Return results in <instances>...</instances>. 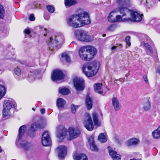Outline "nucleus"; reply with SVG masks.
Masks as SVG:
<instances>
[{
	"label": "nucleus",
	"mask_w": 160,
	"mask_h": 160,
	"mask_svg": "<svg viewBox=\"0 0 160 160\" xmlns=\"http://www.w3.org/2000/svg\"><path fill=\"white\" fill-rule=\"evenodd\" d=\"M114 11L116 12H119L122 15V17L125 16L128 13L130 10L127 8L125 7L118 8L114 9Z\"/></svg>",
	"instance_id": "dca6fc26"
},
{
	"label": "nucleus",
	"mask_w": 160,
	"mask_h": 160,
	"mask_svg": "<svg viewBox=\"0 0 160 160\" xmlns=\"http://www.w3.org/2000/svg\"><path fill=\"white\" fill-rule=\"evenodd\" d=\"M64 77V74L62 71L56 70L53 71L52 76V81H55L61 80Z\"/></svg>",
	"instance_id": "ddd939ff"
},
{
	"label": "nucleus",
	"mask_w": 160,
	"mask_h": 160,
	"mask_svg": "<svg viewBox=\"0 0 160 160\" xmlns=\"http://www.w3.org/2000/svg\"><path fill=\"white\" fill-rule=\"evenodd\" d=\"M21 145L24 149L26 150L29 149L32 147V144L27 141H22L21 143Z\"/></svg>",
	"instance_id": "a878e982"
},
{
	"label": "nucleus",
	"mask_w": 160,
	"mask_h": 160,
	"mask_svg": "<svg viewBox=\"0 0 160 160\" xmlns=\"http://www.w3.org/2000/svg\"><path fill=\"white\" fill-rule=\"evenodd\" d=\"M38 126L39 125L38 123L36 122L33 123L31 126L30 130L32 131H36Z\"/></svg>",
	"instance_id": "e433bc0d"
},
{
	"label": "nucleus",
	"mask_w": 160,
	"mask_h": 160,
	"mask_svg": "<svg viewBox=\"0 0 160 160\" xmlns=\"http://www.w3.org/2000/svg\"><path fill=\"white\" fill-rule=\"evenodd\" d=\"M115 29V26L114 25H112L110 26L108 28V30L110 31H112Z\"/></svg>",
	"instance_id": "49530a36"
},
{
	"label": "nucleus",
	"mask_w": 160,
	"mask_h": 160,
	"mask_svg": "<svg viewBox=\"0 0 160 160\" xmlns=\"http://www.w3.org/2000/svg\"><path fill=\"white\" fill-rule=\"evenodd\" d=\"M14 72L16 75L19 76L21 74V70L18 67H17V68H15Z\"/></svg>",
	"instance_id": "ea45409f"
},
{
	"label": "nucleus",
	"mask_w": 160,
	"mask_h": 160,
	"mask_svg": "<svg viewBox=\"0 0 160 160\" xmlns=\"http://www.w3.org/2000/svg\"><path fill=\"white\" fill-rule=\"evenodd\" d=\"M84 80L82 78H75L74 79V85L77 90L82 91L84 89Z\"/></svg>",
	"instance_id": "6e6552de"
},
{
	"label": "nucleus",
	"mask_w": 160,
	"mask_h": 160,
	"mask_svg": "<svg viewBox=\"0 0 160 160\" xmlns=\"http://www.w3.org/2000/svg\"><path fill=\"white\" fill-rule=\"evenodd\" d=\"M59 92L62 94L67 95L70 92V91L67 88L61 87L59 88Z\"/></svg>",
	"instance_id": "c756f323"
},
{
	"label": "nucleus",
	"mask_w": 160,
	"mask_h": 160,
	"mask_svg": "<svg viewBox=\"0 0 160 160\" xmlns=\"http://www.w3.org/2000/svg\"><path fill=\"white\" fill-rule=\"evenodd\" d=\"M66 102L62 98H59L57 100V105L59 107H63Z\"/></svg>",
	"instance_id": "72a5a7b5"
},
{
	"label": "nucleus",
	"mask_w": 160,
	"mask_h": 160,
	"mask_svg": "<svg viewBox=\"0 0 160 160\" xmlns=\"http://www.w3.org/2000/svg\"><path fill=\"white\" fill-rule=\"evenodd\" d=\"M46 7L48 11L50 13L53 12L55 10L54 8L52 6L48 5Z\"/></svg>",
	"instance_id": "4c0bfd02"
},
{
	"label": "nucleus",
	"mask_w": 160,
	"mask_h": 160,
	"mask_svg": "<svg viewBox=\"0 0 160 160\" xmlns=\"http://www.w3.org/2000/svg\"><path fill=\"white\" fill-rule=\"evenodd\" d=\"M102 83H97L94 85V89L95 92L100 94H102L103 93V91L102 89Z\"/></svg>",
	"instance_id": "412c9836"
},
{
	"label": "nucleus",
	"mask_w": 160,
	"mask_h": 160,
	"mask_svg": "<svg viewBox=\"0 0 160 160\" xmlns=\"http://www.w3.org/2000/svg\"><path fill=\"white\" fill-rule=\"evenodd\" d=\"M38 5H37V6H38ZM36 7H37V8H40V7H38V6H36Z\"/></svg>",
	"instance_id": "13d9d810"
},
{
	"label": "nucleus",
	"mask_w": 160,
	"mask_h": 160,
	"mask_svg": "<svg viewBox=\"0 0 160 160\" xmlns=\"http://www.w3.org/2000/svg\"><path fill=\"white\" fill-rule=\"evenodd\" d=\"M88 141L89 145L94 143V138L92 136L89 137Z\"/></svg>",
	"instance_id": "c03bdc74"
},
{
	"label": "nucleus",
	"mask_w": 160,
	"mask_h": 160,
	"mask_svg": "<svg viewBox=\"0 0 160 160\" xmlns=\"http://www.w3.org/2000/svg\"><path fill=\"white\" fill-rule=\"evenodd\" d=\"M46 35H47L46 33H44V36H46Z\"/></svg>",
	"instance_id": "4d7b16f0"
},
{
	"label": "nucleus",
	"mask_w": 160,
	"mask_h": 160,
	"mask_svg": "<svg viewBox=\"0 0 160 160\" xmlns=\"http://www.w3.org/2000/svg\"><path fill=\"white\" fill-rule=\"evenodd\" d=\"M130 160H141V159H131Z\"/></svg>",
	"instance_id": "6e6d98bb"
},
{
	"label": "nucleus",
	"mask_w": 160,
	"mask_h": 160,
	"mask_svg": "<svg viewBox=\"0 0 160 160\" xmlns=\"http://www.w3.org/2000/svg\"><path fill=\"white\" fill-rule=\"evenodd\" d=\"M156 72V73H158L160 74V66H159L157 67Z\"/></svg>",
	"instance_id": "3c124183"
},
{
	"label": "nucleus",
	"mask_w": 160,
	"mask_h": 160,
	"mask_svg": "<svg viewBox=\"0 0 160 160\" xmlns=\"http://www.w3.org/2000/svg\"><path fill=\"white\" fill-rule=\"evenodd\" d=\"M130 37L129 36L127 37L125 39L126 43L128 46H130L131 45V42L130 41Z\"/></svg>",
	"instance_id": "a18cd8bd"
},
{
	"label": "nucleus",
	"mask_w": 160,
	"mask_h": 160,
	"mask_svg": "<svg viewBox=\"0 0 160 160\" xmlns=\"http://www.w3.org/2000/svg\"><path fill=\"white\" fill-rule=\"evenodd\" d=\"M26 129V127L24 125L20 127L19 129L18 138V141H19L21 139L22 136L24 134Z\"/></svg>",
	"instance_id": "4be33fe9"
},
{
	"label": "nucleus",
	"mask_w": 160,
	"mask_h": 160,
	"mask_svg": "<svg viewBox=\"0 0 160 160\" xmlns=\"http://www.w3.org/2000/svg\"><path fill=\"white\" fill-rule=\"evenodd\" d=\"M143 78L144 79L145 82L147 83H148V79L147 76L146 75H143Z\"/></svg>",
	"instance_id": "de8ad7c7"
},
{
	"label": "nucleus",
	"mask_w": 160,
	"mask_h": 160,
	"mask_svg": "<svg viewBox=\"0 0 160 160\" xmlns=\"http://www.w3.org/2000/svg\"><path fill=\"white\" fill-rule=\"evenodd\" d=\"M96 48L91 45L82 47L78 51L80 58L83 60L88 61L92 59L97 53Z\"/></svg>",
	"instance_id": "f257e3e1"
},
{
	"label": "nucleus",
	"mask_w": 160,
	"mask_h": 160,
	"mask_svg": "<svg viewBox=\"0 0 160 160\" xmlns=\"http://www.w3.org/2000/svg\"><path fill=\"white\" fill-rule=\"evenodd\" d=\"M85 102L88 109H91L92 107V102L91 98L88 95L87 96Z\"/></svg>",
	"instance_id": "7c9ffc66"
},
{
	"label": "nucleus",
	"mask_w": 160,
	"mask_h": 160,
	"mask_svg": "<svg viewBox=\"0 0 160 160\" xmlns=\"http://www.w3.org/2000/svg\"><path fill=\"white\" fill-rule=\"evenodd\" d=\"M42 144L44 146H48L51 143V140L48 132L46 131L43 132L42 134Z\"/></svg>",
	"instance_id": "9d476101"
},
{
	"label": "nucleus",
	"mask_w": 160,
	"mask_h": 160,
	"mask_svg": "<svg viewBox=\"0 0 160 160\" xmlns=\"http://www.w3.org/2000/svg\"><path fill=\"white\" fill-rule=\"evenodd\" d=\"M92 116L94 125L97 126H99L100 125V123L99 122L98 114L96 112H93L92 114Z\"/></svg>",
	"instance_id": "cd10ccee"
},
{
	"label": "nucleus",
	"mask_w": 160,
	"mask_h": 160,
	"mask_svg": "<svg viewBox=\"0 0 160 160\" xmlns=\"http://www.w3.org/2000/svg\"><path fill=\"white\" fill-rule=\"evenodd\" d=\"M139 143V140L136 138H132L128 140L127 145L128 146L136 145Z\"/></svg>",
	"instance_id": "5701e85b"
},
{
	"label": "nucleus",
	"mask_w": 160,
	"mask_h": 160,
	"mask_svg": "<svg viewBox=\"0 0 160 160\" xmlns=\"http://www.w3.org/2000/svg\"><path fill=\"white\" fill-rule=\"evenodd\" d=\"M58 37H56L55 36L50 38L48 43L49 45L51 47L56 46H57L56 44L58 42Z\"/></svg>",
	"instance_id": "b1692460"
},
{
	"label": "nucleus",
	"mask_w": 160,
	"mask_h": 160,
	"mask_svg": "<svg viewBox=\"0 0 160 160\" xmlns=\"http://www.w3.org/2000/svg\"><path fill=\"white\" fill-rule=\"evenodd\" d=\"M29 20L31 21H34L35 19V18L33 14H31L29 17Z\"/></svg>",
	"instance_id": "09e8293b"
},
{
	"label": "nucleus",
	"mask_w": 160,
	"mask_h": 160,
	"mask_svg": "<svg viewBox=\"0 0 160 160\" xmlns=\"http://www.w3.org/2000/svg\"><path fill=\"white\" fill-rule=\"evenodd\" d=\"M67 133V129L63 126L60 125L57 127V136L60 140H61V141L64 138Z\"/></svg>",
	"instance_id": "0eeeda50"
},
{
	"label": "nucleus",
	"mask_w": 160,
	"mask_h": 160,
	"mask_svg": "<svg viewBox=\"0 0 160 160\" xmlns=\"http://www.w3.org/2000/svg\"><path fill=\"white\" fill-rule=\"evenodd\" d=\"M45 109L44 108H42L41 109L40 112L42 114H43L45 113Z\"/></svg>",
	"instance_id": "864d4df0"
},
{
	"label": "nucleus",
	"mask_w": 160,
	"mask_h": 160,
	"mask_svg": "<svg viewBox=\"0 0 160 160\" xmlns=\"http://www.w3.org/2000/svg\"><path fill=\"white\" fill-rule=\"evenodd\" d=\"M58 153V157L60 158H63L66 156L67 153V148L64 145L59 146L56 149Z\"/></svg>",
	"instance_id": "4468645a"
},
{
	"label": "nucleus",
	"mask_w": 160,
	"mask_h": 160,
	"mask_svg": "<svg viewBox=\"0 0 160 160\" xmlns=\"http://www.w3.org/2000/svg\"><path fill=\"white\" fill-rule=\"evenodd\" d=\"M69 133V138L68 139L71 140L78 137L80 133V130L78 128H70L68 130Z\"/></svg>",
	"instance_id": "f8f14e48"
},
{
	"label": "nucleus",
	"mask_w": 160,
	"mask_h": 160,
	"mask_svg": "<svg viewBox=\"0 0 160 160\" xmlns=\"http://www.w3.org/2000/svg\"><path fill=\"white\" fill-rule=\"evenodd\" d=\"M51 48L50 47H49V49H50V50H51Z\"/></svg>",
	"instance_id": "680f3d73"
},
{
	"label": "nucleus",
	"mask_w": 160,
	"mask_h": 160,
	"mask_svg": "<svg viewBox=\"0 0 160 160\" xmlns=\"http://www.w3.org/2000/svg\"><path fill=\"white\" fill-rule=\"evenodd\" d=\"M4 10L3 7L0 5V18H2L3 16Z\"/></svg>",
	"instance_id": "79ce46f5"
},
{
	"label": "nucleus",
	"mask_w": 160,
	"mask_h": 160,
	"mask_svg": "<svg viewBox=\"0 0 160 160\" xmlns=\"http://www.w3.org/2000/svg\"><path fill=\"white\" fill-rule=\"evenodd\" d=\"M42 32L44 33V32H47V30L46 28H44L42 30Z\"/></svg>",
	"instance_id": "5fc2aeb1"
},
{
	"label": "nucleus",
	"mask_w": 160,
	"mask_h": 160,
	"mask_svg": "<svg viewBox=\"0 0 160 160\" xmlns=\"http://www.w3.org/2000/svg\"><path fill=\"white\" fill-rule=\"evenodd\" d=\"M152 42V41L150 38H148L146 41H144L142 42V44L150 52L152 53V51L151 46L149 45V44H151Z\"/></svg>",
	"instance_id": "6ab92c4d"
},
{
	"label": "nucleus",
	"mask_w": 160,
	"mask_h": 160,
	"mask_svg": "<svg viewBox=\"0 0 160 160\" xmlns=\"http://www.w3.org/2000/svg\"><path fill=\"white\" fill-rule=\"evenodd\" d=\"M32 73L30 72V75L29 74V77L28 79V80L30 82H31L34 81L35 78L34 76L33 75H32Z\"/></svg>",
	"instance_id": "37998d69"
},
{
	"label": "nucleus",
	"mask_w": 160,
	"mask_h": 160,
	"mask_svg": "<svg viewBox=\"0 0 160 160\" xmlns=\"http://www.w3.org/2000/svg\"><path fill=\"white\" fill-rule=\"evenodd\" d=\"M24 32L26 34H29L31 32V31L29 29H27L24 30Z\"/></svg>",
	"instance_id": "8fccbe9b"
},
{
	"label": "nucleus",
	"mask_w": 160,
	"mask_h": 160,
	"mask_svg": "<svg viewBox=\"0 0 160 160\" xmlns=\"http://www.w3.org/2000/svg\"><path fill=\"white\" fill-rule=\"evenodd\" d=\"M131 18H124V21L130 20L133 22H139L142 19V14H140L137 12L134 11H130Z\"/></svg>",
	"instance_id": "423d86ee"
},
{
	"label": "nucleus",
	"mask_w": 160,
	"mask_h": 160,
	"mask_svg": "<svg viewBox=\"0 0 160 160\" xmlns=\"http://www.w3.org/2000/svg\"><path fill=\"white\" fill-rule=\"evenodd\" d=\"M152 134L154 138L157 139L160 137V125L157 129L152 132Z\"/></svg>",
	"instance_id": "2f4dec72"
},
{
	"label": "nucleus",
	"mask_w": 160,
	"mask_h": 160,
	"mask_svg": "<svg viewBox=\"0 0 160 160\" xmlns=\"http://www.w3.org/2000/svg\"><path fill=\"white\" fill-rule=\"evenodd\" d=\"M105 36H106V35H105V34H103V37H105Z\"/></svg>",
	"instance_id": "bf43d9fd"
},
{
	"label": "nucleus",
	"mask_w": 160,
	"mask_h": 160,
	"mask_svg": "<svg viewBox=\"0 0 160 160\" xmlns=\"http://www.w3.org/2000/svg\"><path fill=\"white\" fill-rule=\"evenodd\" d=\"M15 102L13 100L5 101L3 105L2 114L3 116L11 115V110L15 107Z\"/></svg>",
	"instance_id": "20e7f679"
},
{
	"label": "nucleus",
	"mask_w": 160,
	"mask_h": 160,
	"mask_svg": "<svg viewBox=\"0 0 160 160\" xmlns=\"http://www.w3.org/2000/svg\"><path fill=\"white\" fill-rule=\"evenodd\" d=\"M116 13L114 11V10L111 11L108 17V21L110 22H123L124 19H122L120 15H117L116 16L114 15V13Z\"/></svg>",
	"instance_id": "9b49d317"
},
{
	"label": "nucleus",
	"mask_w": 160,
	"mask_h": 160,
	"mask_svg": "<svg viewBox=\"0 0 160 160\" xmlns=\"http://www.w3.org/2000/svg\"><path fill=\"white\" fill-rule=\"evenodd\" d=\"M90 148L93 151H98V149L95 144H92L90 145Z\"/></svg>",
	"instance_id": "a19ab883"
},
{
	"label": "nucleus",
	"mask_w": 160,
	"mask_h": 160,
	"mask_svg": "<svg viewBox=\"0 0 160 160\" xmlns=\"http://www.w3.org/2000/svg\"><path fill=\"white\" fill-rule=\"evenodd\" d=\"M75 38L78 41L88 42L91 40L90 36L86 31L82 29H77L74 32Z\"/></svg>",
	"instance_id": "7ed1b4c3"
},
{
	"label": "nucleus",
	"mask_w": 160,
	"mask_h": 160,
	"mask_svg": "<svg viewBox=\"0 0 160 160\" xmlns=\"http://www.w3.org/2000/svg\"><path fill=\"white\" fill-rule=\"evenodd\" d=\"M78 106H75L73 104L71 106V111L73 113H75L76 109L78 108Z\"/></svg>",
	"instance_id": "58836bf2"
},
{
	"label": "nucleus",
	"mask_w": 160,
	"mask_h": 160,
	"mask_svg": "<svg viewBox=\"0 0 160 160\" xmlns=\"http://www.w3.org/2000/svg\"><path fill=\"white\" fill-rule=\"evenodd\" d=\"M98 140L102 143L106 142L107 137L105 133H101L98 137Z\"/></svg>",
	"instance_id": "c85d7f7f"
},
{
	"label": "nucleus",
	"mask_w": 160,
	"mask_h": 160,
	"mask_svg": "<svg viewBox=\"0 0 160 160\" xmlns=\"http://www.w3.org/2000/svg\"><path fill=\"white\" fill-rule=\"evenodd\" d=\"M76 21V18L74 15H73L68 17L67 20V22L70 26L74 28L80 27L81 25Z\"/></svg>",
	"instance_id": "1a4fd4ad"
},
{
	"label": "nucleus",
	"mask_w": 160,
	"mask_h": 160,
	"mask_svg": "<svg viewBox=\"0 0 160 160\" xmlns=\"http://www.w3.org/2000/svg\"><path fill=\"white\" fill-rule=\"evenodd\" d=\"M83 123L85 127L88 130L91 131L93 129V124L91 117L89 114H86Z\"/></svg>",
	"instance_id": "39448f33"
},
{
	"label": "nucleus",
	"mask_w": 160,
	"mask_h": 160,
	"mask_svg": "<svg viewBox=\"0 0 160 160\" xmlns=\"http://www.w3.org/2000/svg\"><path fill=\"white\" fill-rule=\"evenodd\" d=\"M112 104L115 111H119L121 108V106L117 98L116 97H113L112 99Z\"/></svg>",
	"instance_id": "a211bd4d"
},
{
	"label": "nucleus",
	"mask_w": 160,
	"mask_h": 160,
	"mask_svg": "<svg viewBox=\"0 0 160 160\" xmlns=\"http://www.w3.org/2000/svg\"><path fill=\"white\" fill-rule=\"evenodd\" d=\"M99 67V63L98 62L86 63L83 66L82 71L87 77H91L97 74Z\"/></svg>",
	"instance_id": "f03ea898"
},
{
	"label": "nucleus",
	"mask_w": 160,
	"mask_h": 160,
	"mask_svg": "<svg viewBox=\"0 0 160 160\" xmlns=\"http://www.w3.org/2000/svg\"><path fill=\"white\" fill-rule=\"evenodd\" d=\"M5 92L6 90L4 86L0 85V99L4 95Z\"/></svg>",
	"instance_id": "f704fd0d"
},
{
	"label": "nucleus",
	"mask_w": 160,
	"mask_h": 160,
	"mask_svg": "<svg viewBox=\"0 0 160 160\" xmlns=\"http://www.w3.org/2000/svg\"><path fill=\"white\" fill-rule=\"evenodd\" d=\"M117 47L116 46H113L111 48V50L112 52L114 51L117 48Z\"/></svg>",
	"instance_id": "603ef678"
},
{
	"label": "nucleus",
	"mask_w": 160,
	"mask_h": 160,
	"mask_svg": "<svg viewBox=\"0 0 160 160\" xmlns=\"http://www.w3.org/2000/svg\"><path fill=\"white\" fill-rule=\"evenodd\" d=\"M108 148L109 154L113 160H121L120 156L117 152L113 151L110 147H108Z\"/></svg>",
	"instance_id": "2eb2a0df"
},
{
	"label": "nucleus",
	"mask_w": 160,
	"mask_h": 160,
	"mask_svg": "<svg viewBox=\"0 0 160 160\" xmlns=\"http://www.w3.org/2000/svg\"><path fill=\"white\" fill-rule=\"evenodd\" d=\"M73 157L75 160H88L87 156L84 154L80 153L78 156L74 154Z\"/></svg>",
	"instance_id": "393cba45"
},
{
	"label": "nucleus",
	"mask_w": 160,
	"mask_h": 160,
	"mask_svg": "<svg viewBox=\"0 0 160 160\" xmlns=\"http://www.w3.org/2000/svg\"><path fill=\"white\" fill-rule=\"evenodd\" d=\"M32 110H34V111H35V109H34V108H32Z\"/></svg>",
	"instance_id": "052dcab7"
},
{
	"label": "nucleus",
	"mask_w": 160,
	"mask_h": 160,
	"mask_svg": "<svg viewBox=\"0 0 160 160\" xmlns=\"http://www.w3.org/2000/svg\"><path fill=\"white\" fill-rule=\"evenodd\" d=\"M143 108L145 111H148L150 108V98H144L143 103Z\"/></svg>",
	"instance_id": "f3484780"
},
{
	"label": "nucleus",
	"mask_w": 160,
	"mask_h": 160,
	"mask_svg": "<svg viewBox=\"0 0 160 160\" xmlns=\"http://www.w3.org/2000/svg\"><path fill=\"white\" fill-rule=\"evenodd\" d=\"M78 22L81 23L82 25L89 24L91 23V21L89 19V14L86 16L84 18L80 20Z\"/></svg>",
	"instance_id": "bb28decb"
},
{
	"label": "nucleus",
	"mask_w": 160,
	"mask_h": 160,
	"mask_svg": "<svg viewBox=\"0 0 160 160\" xmlns=\"http://www.w3.org/2000/svg\"><path fill=\"white\" fill-rule=\"evenodd\" d=\"M77 3V2L75 0H65V4L66 6L70 7L74 5Z\"/></svg>",
	"instance_id": "473e14b6"
},
{
	"label": "nucleus",
	"mask_w": 160,
	"mask_h": 160,
	"mask_svg": "<svg viewBox=\"0 0 160 160\" xmlns=\"http://www.w3.org/2000/svg\"><path fill=\"white\" fill-rule=\"evenodd\" d=\"M89 14L87 12L82 10L79 12L78 14L75 16V17L77 19V21H78L84 18L86 16H87Z\"/></svg>",
	"instance_id": "aec40b11"
},
{
	"label": "nucleus",
	"mask_w": 160,
	"mask_h": 160,
	"mask_svg": "<svg viewBox=\"0 0 160 160\" xmlns=\"http://www.w3.org/2000/svg\"><path fill=\"white\" fill-rule=\"evenodd\" d=\"M158 0L160 1V0Z\"/></svg>",
	"instance_id": "e2e57ef3"
},
{
	"label": "nucleus",
	"mask_w": 160,
	"mask_h": 160,
	"mask_svg": "<svg viewBox=\"0 0 160 160\" xmlns=\"http://www.w3.org/2000/svg\"><path fill=\"white\" fill-rule=\"evenodd\" d=\"M62 58L64 59L67 62H69L70 61V57L65 53H63L62 55Z\"/></svg>",
	"instance_id": "c9c22d12"
}]
</instances>
